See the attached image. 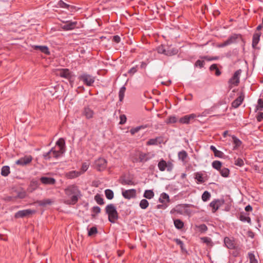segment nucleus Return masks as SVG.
Listing matches in <instances>:
<instances>
[{
    "instance_id": "12",
    "label": "nucleus",
    "mask_w": 263,
    "mask_h": 263,
    "mask_svg": "<svg viewBox=\"0 0 263 263\" xmlns=\"http://www.w3.org/2000/svg\"><path fill=\"white\" fill-rule=\"evenodd\" d=\"M33 212H34L30 209L21 210L16 212L14 216L16 218H23L31 215Z\"/></svg>"
},
{
    "instance_id": "55",
    "label": "nucleus",
    "mask_w": 263,
    "mask_h": 263,
    "mask_svg": "<svg viewBox=\"0 0 263 263\" xmlns=\"http://www.w3.org/2000/svg\"><path fill=\"white\" fill-rule=\"evenodd\" d=\"M58 5L60 7L63 8L68 9L69 7H70L69 5L67 4L66 3H65L63 1H61V0L59 2Z\"/></svg>"
},
{
    "instance_id": "1",
    "label": "nucleus",
    "mask_w": 263,
    "mask_h": 263,
    "mask_svg": "<svg viewBox=\"0 0 263 263\" xmlns=\"http://www.w3.org/2000/svg\"><path fill=\"white\" fill-rule=\"evenodd\" d=\"M66 196L69 198L65 201V203L69 205H74L81 196V191L76 185H69L64 190Z\"/></svg>"
},
{
    "instance_id": "11",
    "label": "nucleus",
    "mask_w": 263,
    "mask_h": 263,
    "mask_svg": "<svg viewBox=\"0 0 263 263\" xmlns=\"http://www.w3.org/2000/svg\"><path fill=\"white\" fill-rule=\"evenodd\" d=\"M32 160V157L31 156H25L24 157L21 158L18 160H17L15 163L17 165L24 166L30 163Z\"/></svg>"
},
{
    "instance_id": "43",
    "label": "nucleus",
    "mask_w": 263,
    "mask_h": 263,
    "mask_svg": "<svg viewBox=\"0 0 263 263\" xmlns=\"http://www.w3.org/2000/svg\"><path fill=\"white\" fill-rule=\"evenodd\" d=\"M211 197V194L208 191H204L202 195V200L204 201H207Z\"/></svg>"
},
{
    "instance_id": "16",
    "label": "nucleus",
    "mask_w": 263,
    "mask_h": 263,
    "mask_svg": "<svg viewBox=\"0 0 263 263\" xmlns=\"http://www.w3.org/2000/svg\"><path fill=\"white\" fill-rule=\"evenodd\" d=\"M244 100V95L242 93L232 103V106L234 108L238 107L242 103Z\"/></svg>"
},
{
    "instance_id": "42",
    "label": "nucleus",
    "mask_w": 263,
    "mask_h": 263,
    "mask_svg": "<svg viewBox=\"0 0 263 263\" xmlns=\"http://www.w3.org/2000/svg\"><path fill=\"white\" fill-rule=\"evenodd\" d=\"M200 239L202 240V242L206 243L207 246H213V242L210 238L208 237H201Z\"/></svg>"
},
{
    "instance_id": "53",
    "label": "nucleus",
    "mask_w": 263,
    "mask_h": 263,
    "mask_svg": "<svg viewBox=\"0 0 263 263\" xmlns=\"http://www.w3.org/2000/svg\"><path fill=\"white\" fill-rule=\"evenodd\" d=\"M121 183L124 185H134L135 183L134 181L131 179H124L122 180Z\"/></svg>"
},
{
    "instance_id": "9",
    "label": "nucleus",
    "mask_w": 263,
    "mask_h": 263,
    "mask_svg": "<svg viewBox=\"0 0 263 263\" xmlns=\"http://www.w3.org/2000/svg\"><path fill=\"white\" fill-rule=\"evenodd\" d=\"M122 195L123 197L126 199L134 198L136 197V190L134 189L127 190H122Z\"/></svg>"
},
{
    "instance_id": "21",
    "label": "nucleus",
    "mask_w": 263,
    "mask_h": 263,
    "mask_svg": "<svg viewBox=\"0 0 263 263\" xmlns=\"http://www.w3.org/2000/svg\"><path fill=\"white\" fill-rule=\"evenodd\" d=\"M261 35V33H255L253 36L252 39V47L254 49L256 48V46L260 40V36Z\"/></svg>"
},
{
    "instance_id": "64",
    "label": "nucleus",
    "mask_w": 263,
    "mask_h": 263,
    "mask_svg": "<svg viewBox=\"0 0 263 263\" xmlns=\"http://www.w3.org/2000/svg\"><path fill=\"white\" fill-rule=\"evenodd\" d=\"M43 157L44 158V159H50L52 157V154H51V150H50L47 153H45L43 154Z\"/></svg>"
},
{
    "instance_id": "38",
    "label": "nucleus",
    "mask_w": 263,
    "mask_h": 263,
    "mask_svg": "<svg viewBox=\"0 0 263 263\" xmlns=\"http://www.w3.org/2000/svg\"><path fill=\"white\" fill-rule=\"evenodd\" d=\"M143 196L147 199H151L154 196V193L152 190H146L144 192Z\"/></svg>"
},
{
    "instance_id": "14",
    "label": "nucleus",
    "mask_w": 263,
    "mask_h": 263,
    "mask_svg": "<svg viewBox=\"0 0 263 263\" xmlns=\"http://www.w3.org/2000/svg\"><path fill=\"white\" fill-rule=\"evenodd\" d=\"M224 243L225 246L229 249L234 248L235 246L238 245L233 238H230L228 237H226L224 238Z\"/></svg>"
},
{
    "instance_id": "19",
    "label": "nucleus",
    "mask_w": 263,
    "mask_h": 263,
    "mask_svg": "<svg viewBox=\"0 0 263 263\" xmlns=\"http://www.w3.org/2000/svg\"><path fill=\"white\" fill-rule=\"evenodd\" d=\"M32 48L35 50H40L41 52L44 53L47 55L50 54V51L47 46H38L33 45Z\"/></svg>"
},
{
    "instance_id": "37",
    "label": "nucleus",
    "mask_w": 263,
    "mask_h": 263,
    "mask_svg": "<svg viewBox=\"0 0 263 263\" xmlns=\"http://www.w3.org/2000/svg\"><path fill=\"white\" fill-rule=\"evenodd\" d=\"M212 165L214 168L219 171L221 168L222 163L220 161L215 160L212 162Z\"/></svg>"
},
{
    "instance_id": "8",
    "label": "nucleus",
    "mask_w": 263,
    "mask_h": 263,
    "mask_svg": "<svg viewBox=\"0 0 263 263\" xmlns=\"http://www.w3.org/2000/svg\"><path fill=\"white\" fill-rule=\"evenodd\" d=\"M223 199H215L210 203V206L212 208V212L215 213L218 209L224 204Z\"/></svg>"
},
{
    "instance_id": "49",
    "label": "nucleus",
    "mask_w": 263,
    "mask_h": 263,
    "mask_svg": "<svg viewBox=\"0 0 263 263\" xmlns=\"http://www.w3.org/2000/svg\"><path fill=\"white\" fill-rule=\"evenodd\" d=\"M98 233L97 228L96 227L91 228L88 231V235L89 236H91Z\"/></svg>"
},
{
    "instance_id": "41",
    "label": "nucleus",
    "mask_w": 263,
    "mask_h": 263,
    "mask_svg": "<svg viewBox=\"0 0 263 263\" xmlns=\"http://www.w3.org/2000/svg\"><path fill=\"white\" fill-rule=\"evenodd\" d=\"M95 200L97 203L100 205H103L104 204V199L102 197L101 195L99 194H97L95 196Z\"/></svg>"
},
{
    "instance_id": "47",
    "label": "nucleus",
    "mask_w": 263,
    "mask_h": 263,
    "mask_svg": "<svg viewBox=\"0 0 263 263\" xmlns=\"http://www.w3.org/2000/svg\"><path fill=\"white\" fill-rule=\"evenodd\" d=\"M159 139V137H157L155 139H151L146 142L147 145H157L158 144V139Z\"/></svg>"
},
{
    "instance_id": "58",
    "label": "nucleus",
    "mask_w": 263,
    "mask_h": 263,
    "mask_svg": "<svg viewBox=\"0 0 263 263\" xmlns=\"http://www.w3.org/2000/svg\"><path fill=\"white\" fill-rule=\"evenodd\" d=\"M263 108V100L261 99L258 100V105L256 106V110H261Z\"/></svg>"
},
{
    "instance_id": "15",
    "label": "nucleus",
    "mask_w": 263,
    "mask_h": 263,
    "mask_svg": "<svg viewBox=\"0 0 263 263\" xmlns=\"http://www.w3.org/2000/svg\"><path fill=\"white\" fill-rule=\"evenodd\" d=\"M77 25V22L67 21L61 27L64 30H71L76 28Z\"/></svg>"
},
{
    "instance_id": "25",
    "label": "nucleus",
    "mask_w": 263,
    "mask_h": 263,
    "mask_svg": "<svg viewBox=\"0 0 263 263\" xmlns=\"http://www.w3.org/2000/svg\"><path fill=\"white\" fill-rule=\"evenodd\" d=\"M53 201L50 199H45L42 200H38L36 203L40 206H45L46 205H50L52 204Z\"/></svg>"
},
{
    "instance_id": "18",
    "label": "nucleus",
    "mask_w": 263,
    "mask_h": 263,
    "mask_svg": "<svg viewBox=\"0 0 263 263\" xmlns=\"http://www.w3.org/2000/svg\"><path fill=\"white\" fill-rule=\"evenodd\" d=\"M41 182L44 184L53 185L55 183V180L52 177H42L40 178Z\"/></svg>"
},
{
    "instance_id": "39",
    "label": "nucleus",
    "mask_w": 263,
    "mask_h": 263,
    "mask_svg": "<svg viewBox=\"0 0 263 263\" xmlns=\"http://www.w3.org/2000/svg\"><path fill=\"white\" fill-rule=\"evenodd\" d=\"M105 195L106 197L109 200L112 199L114 196L113 191L110 189H107L105 191Z\"/></svg>"
},
{
    "instance_id": "4",
    "label": "nucleus",
    "mask_w": 263,
    "mask_h": 263,
    "mask_svg": "<svg viewBox=\"0 0 263 263\" xmlns=\"http://www.w3.org/2000/svg\"><path fill=\"white\" fill-rule=\"evenodd\" d=\"M57 74L69 80H70L73 77L72 72L67 68L58 69L57 72Z\"/></svg>"
},
{
    "instance_id": "34",
    "label": "nucleus",
    "mask_w": 263,
    "mask_h": 263,
    "mask_svg": "<svg viewBox=\"0 0 263 263\" xmlns=\"http://www.w3.org/2000/svg\"><path fill=\"white\" fill-rule=\"evenodd\" d=\"M178 156L180 160L184 162L187 157V154L185 151L183 150L178 153Z\"/></svg>"
},
{
    "instance_id": "50",
    "label": "nucleus",
    "mask_w": 263,
    "mask_h": 263,
    "mask_svg": "<svg viewBox=\"0 0 263 263\" xmlns=\"http://www.w3.org/2000/svg\"><path fill=\"white\" fill-rule=\"evenodd\" d=\"M177 118L175 116H170L169 118L166 120L165 122L166 124L170 123H175L177 122Z\"/></svg>"
},
{
    "instance_id": "29",
    "label": "nucleus",
    "mask_w": 263,
    "mask_h": 263,
    "mask_svg": "<svg viewBox=\"0 0 263 263\" xmlns=\"http://www.w3.org/2000/svg\"><path fill=\"white\" fill-rule=\"evenodd\" d=\"M202 176V174L200 172H197L195 174V179L197 180L198 183H202L205 181Z\"/></svg>"
},
{
    "instance_id": "59",
    "label": "nucleus",
    "mask_w": 263,
    "mask_h": 263,
    "mask_svg": "<svg viewBox=\"0 0 263 263\" xmlns=\"http://www.w3.org/2000/svg\"><path fill=\"white\" fill-rule=\"evenodd\" d=\"M120 122L119 124L123 125L125 123L126 121V117L125 115H121L120 116Z\"/></svg>"
},
{
    "instance_id": "33",
    "label": "nucleus",
    "mask_w": 263,
    "mask_h": 263,
    "mask_svg": "<svg viewBox=\"0 0 263 263\" xmlns=\"http://www.w3.org/2000/svg\"><path fill=\"white\" fill-rule=\"evenodd\" d=\"M10 174V167L7 165L2 167L1 170V175L3 176L6 177Z\"/></svg>"
},
{
    "instance_id": "20",
    "label": "nucleus",
    "mask_w": 263,
    "mask_h": 263,
    "mask_svg": "<svg viewBox=\"0 0 263 263\" xmlns=\"http://www.w3.org/2000/svg\"><path fill=\"white\" fill-rule=\"evenodd\" d=\"M239 218L242 222H247L250 223L251 221L249 214L245 212H242L240 213Z\"/></svg>"
},
{
    "instance_id": "27",
    "label": "nucleus",
    "mask_w": 263,
    "mask_h": 263,
    "mask_svg": "<svg viewBox=\"0 0 263 263\" xmlns=\"http://www.w3.org/2000/svg\"><path fill=\"white\" fill-rule=\"evenodd\" d=\"M51 152L52 154V157L55 158H58L60 156L62 155V154L64 153V152H61V149H59L58 151L54 149V148H52L51 149Z\"/></svg>"
},
{
    "instance_id": "54",
    "label": "nucleus",
    "mask_w": 263,
    "mask_h": 263,
    "mask_svg": "<svg viewBox=\"0 0 263 263\" xmlns=\"http://www.w3.org/2000/svg\"><path fill=\"white\" fill-rule=\"evenodd\" d=\"M174 241L176 243L177 245H179L181 249L183 251L184 250V243L182 241L178 238H175Z\"/></svg>"
},
{
    "instance_id": "57",
    "label": "nucleus",
    "mask_w": 263,
    "mask_h": 263,
    "mask_svg": "<svg viewBox=\"0 0 263 263\" xmlns=\"http://www.w3.org/2000/svg\"><path fill=\"white\" fill-rule=\"evenodd\" d=\"M89 164L86 162H84L82 164V167H81V173L82 174L84 173L85 172H86L87 169L88 168Z\"/></svg>"
},
{
    "instance_id": "63",
    "label": "nucleus",
    "mask_w": 263,
    "mask_h": 263,
    "mask_svg": "<svg viewBox=\"0 0 263 263\" xmlns=\"http://www.w3.org/2000/svg\"><path fill=\"white\" fill-rule=\"evenodd\" d=\"M26 196L25 192H18L17 194L16 197L20 199H23Z\"/></svg>"
},
{
    "instance_id": "28",
    "label": "nucleus",
    "mask_w": 263,
    "mask_h": 263,
    "mask_svg": "<svg viewBox=\"0 0 263 263\" xmlns=\"http://www.w3.org/2000/svg\"><path fill=\"white\" fill-rule=\"evenodd\" d=\"M159 202L162 203H164L165 201L168 202L170 201L169 196L168 194L165 193H163L161 194L160 197L159 198Z\"/></svg>"
},
{
    "instance_id": "51",
    "label": "nucleus",
    "mask_w": 263,
    "mask_h": 263,
    "mask_svg": "<svg viewBox=\"0 0 263 263\" xmlns=\"http://www.w3.org/2000/svg\"><path fill=\"white\" fill-rule=\"evenodd\" d=\"M235 165L238 166H242L244 165V162L241 158H238L237 159L235 158L234 161Z\"/></svg>"
},
{
    "instance_id": "61",
    "label": "nucleus",
    "mask_w": 263,
    "mask_h": 263,
    "mask_svg": "<svg viewBox=\"0 0 263 263\" xmlns=\"http://www.w3.org/2000/svg\"><path fill=\"white\" fill-rule=\"evenodd\" d=\"M214 156L218 158H223L224 156V154L221 151L217 150L214 153Z\"/></svg>"
},
{
    "instance_id": "40",
    "label": "nucleus",
    "mask_w": 263,
    "mask_h": 263,
    "mask_svg": "<svg viewBox=\"0 0 263 263\" xmlns=\"http://www.w3.org/2000/svg\"><path fill=\"white\" fill-rule=\"evenodd\" d=\"M210 70L211 71H214L215 70V75L217 76H219L221 74V72L220 71V70L218 68L217 66V65L216 64H212L210 66Z\"/></svg>"
},
{
    "instance_id": "36",
    "label": "nucleus",
    "mask_w": 263,
    "mask_h": 263,
    "mask_svg": "<svg viewBox=\"0 0 263 263\" xmlns=\"http://www.w3.org/2000/svg\"><path fill=\"white\" fill-rule=\"evenodd\" d=\"M219 171L220 175L223 177H228L230 174V170L226 167L221 168Z\"/></svg>"
},
{
    "instance_id": "62",
    "label": "nucleus",
    "mask_w": 263,
    "mask_h": 263,
    "mask_svg": "<svg viewBox=\"0 0 263 263\" xmlns=\"http://www.w3.org/2000/svg\"><path fill=\"white\" fill-rule=\"evenodd\" d=\"M91 211L93 213L98 214L101 212V209L98 206H95L92 208Z\"/></svg>"
},
{
    "instance_id": "10",
    "label": "nucleus",
    "mask_w": 263,
    "mask_h": 263,
    "mask_svg": "<svg viewBox=\"0 0 263 263\" xmlns=\"http://www.w3.org/2000/svg\"><path fill=\"white\" fill-rule=\"evenodd\" d=\"M196 117V115L194 114L185 115L180 118L179 122L181 124H189L191 121L195 120Z\"/></svg>"
},
{
    "instance_id": "46",
    "label": "nucleus",
    "mask_w": 263,
    "mask_h": 263,
    "mask_svg": "<svg viewBox=\"0 0 263 263\" xmlns=\"http://www.w3.org/2000/svg\"><path fill=\"white\" fill-rule=\"evenodd\" d=\"M126 88L124 86L122 87L119 92V97L120 101H122L124 97V93L125 92Z\"/></svg>"
},
{
    "instance_id": "23",
    "label": "nucleus",
    "mask_w": 263,
    "mask_h": 263,
    "mask_svg": "<svg viewBox=\"0 0 263 263\" xmlns=\"http://www.w3.org/2000/svg\"><path fill=\"white\" fill-rule=\"evenodd\" d=\"M149 158L148 157V154H145L142 152L139 153V158L137 161L140 162H145L149 160Z\"/></svg>"
},
{
    "instance_id": "32",
    "label": "nucleus",
    "mask_w": 263,
    "mask_h": 263,
    "mask_svg": "<svg viewBox=\"0 0 263 263\" xmlns=\"http://www.w3.org/2000/svg\"><path fill=\"white\" fill-rule=\"evenodd\" d=\"M232 138L233 139V143L235 144L234 149L237 148L241 145L242 142L239 139H238L235 136H232Z\"/></svg>"
},
{
    "instance_id": "45",
    "label": "nucleus",
    "mask_w": 263,
    "mask_h": 263,
    "mask_svg": "<svg viewBox=\"0 0 263 263\" xmlns=\"http://www.w3.org/2000/svg\"><path fill=\"white\" fill-rule=\"evenodd\" d=\"M158 53L166 55V47L163 45L159 46L156 49Z\"/></svg>"
},
{
    "instance_id": "60",
    "label": "nucleus",
    "mask_w": 263,
    "mask_h": 263,
    "mask_svg": "<svg viewBox=\"0 0 263 263\" xmlns=\"http://www.w3.org/2000/svg\"><path fill=\"white\" fill-rule=\"evenodd\" d=\"M204 65V62L203 61H201L200 60H197L195 64V65L196 66H199L200 68L203 67Z\"/></svg>"
},
{
    "instance_id": "31",
    "label": "nucleus",
    "mask_w": 263,
    "mask_h": 263,
    "mask_svg": "<svg viewBox=\"0 0 263 263\" xmlns=\"http://www.w3.org/2000/svg\"><path fill=\"white\" fill-rule=\"evenodd\" d=\"M146 127H147V125H145L139 126L135 128H132L130 130V133L132 135H133L136 133H138L140 129H144L146 128Z\"/></svg>"
},
{
    "instance_id": "2",
    "label": "nucleus",
    "mask_w": 263,
    "mask_h": 263,
    "mask_svg": "<svg viewBox=\"0 0 263 263\" xmlns=\"http://www.w3.org/2000/svg\"><path fill=\"white\" fill-rule=\"evenodd\" d=\"M105 212L108 215V220L111 223H115L119 218L116 208L113 204H109L106 205Z\"/></svg>"
},
{
    "instance_id": "30",
    "label": "nucleus",
    "mask_w": 263,
    "mask_h": 263,
    "mask_svg": "<svg viewBox=\"0 0 263 263\" xmlns=\"http://www.w3.org/2000/svg\"><path fill=\"white\" fill-rule=\"evenodd\" d=\"M167 166L166 162L163 159H161L158 164V167L160 171H164Z\"/></svg>"
},
{
    "instance_id": "52",
    "label": "nucleus",
    "mask_w": 263,
    "mask_h": 263,
    "mask_svg": "<svg viewBox=\"0 0 263 263\" xmlns=\"http://www.w3.org/2000/svg\"><path fill=\"white\" fill-rule=\"evenodd\" d=\"M201 233H204L208 230V227L205 224H202L197 227Z\"/></svg>"
},
{
    "instance_id": "3",
    "label": "nucleus",
    "mask_w": 263,
    "mask_h": 263,
    "mask_svg": "<svg viewBox=\"0 0 263 263\" xmlns=\"http://www.w3.org/2000/svg\"><path fill=\"white\" fill-rule=\"evenodd\" d=\"M79 79L82 81L85 85L90 86L95 82V78L91 75L84 73L79 76Z\"/></svg>"
},
{
    "instance_id": "48",
    "label": "nucleus",
    "mask_w": 263,
    "mask_h": 263,
    "mask_svg": "<svg viewBox=\"0 0 263 263\" xmlns=\"http://www.w3.org/2000/svg\"><path fill=\"white\" fill-rule=\"evenodd\" d=\"M248 256L250 260V263H258V261L255 258V255L253 253H249Z\"/></svg>"
},
{
    "instance_id": "26",
    "label": "nucleus",
    "mask_w": 263,
    "mask_h": 263,
    "mask_svg": "<svg viewBox=\"0 0 263 263\" xmlns=\"http://www.w3.org/2000/svg\"><path fill=\"white\" fill-rule=\"evenodd\" d=\"M56 145L59 147V149L61 152L65 151V142L63 138H60L56 142Z\"/></svg>"
},
{
    "instance_id": "13",
    "label": "nucleus",
    "mask_w": 263,
    "mask_h": 263,
    "mask_svg": "<svg viewBox=\"0 0 263 263\" xmlns=\"http://www.w3.org/2000/svg\"><path fill=\"white\" fill-rule=\"evenodd\" d=\"M94 111L89 106H85L82 110V114L87 119H91L93 117Z\"/></svg>"
},
{
    "instance_id": "24",
    "label": "nucleus",
    "mask_w": 263,
    "mask_h": 263,
    "mask_svg": "<svg viewBox=\"0 0 263 263\" xmlns=\"http://www.w3.org/2000/svg\"><path fill=\"white\" fill-rule=\"evenodd\" d=\"M81 174V172L72 171L67 173L66 176L69 179H73L80 176Z\"/></svg>"
},
{
    "instance_id": "6",
    "label": "nucleus",
    "mask_w": 263,
    "mask_h": 263,
    "mask_svg": "<svg viewBox=\"0 0 263 263\" xmlns=\"http://www.w3.org/2000/svg\"><path fill=\"white\" fill-rule=\"evenodd\" d=\"M226 41L229 45L237 43L239 41H241L243 43H245L240 34H233L230 36Z\"/></svg>"
},
{
    "instance_id": "56",
    "label": "nucleus",
    "mask_w": 263,
    "mask_h": 263,
    "mask_svg": "<svg viewBox=\"0 0 263 263\" xmlns=\"http://www.w3.org/2000/svg\"><path fill=\"white\" fill-rule=\"evenodd\" d=\"M138 66H136L131 68L128 71V73L130 76H133L137 71Z\"/></svg>"
},
{
    "instance_id": "22",
    "label": "nucleus",
    "mask_w": 263,
    "mask_h": 263,
    "mask_svg": "<svg viewBox=\"0 0 263 263\" xmlns=\"http://www.w3.org/2000/svg\"><path fill=\"white\" fill-rule=\"evenodd\" d=\"M231 249L233 250L231 252V254L234 257H237L240 256L242 249L241 247H240L239 245H237L234 247V248H232Z\"/></svg>"
},
{
    "instance_id": "35",
    "label": "nucleus",
    "mask_w": 263,
    "mask_h": 263,
    "mask_svg": "<svg viewBox=\"0 0 263 263\" xmlns=\"http://www.w3.org/2000/svg\"><path fill=\"white\" fill-rule=\"evenodd\" d=\"M174 223L177 229H181L184 227V223L180 219L174 220Z\"/></svg>"
},
{
    "instance_id": "5",
    "label": "nucleus",
    "mask_w": 263,
    "mask_h": 263,
    "mask_svg": "<svg viewBox=\"0 0 263 263\" xmlns=\"http://www.w3.org/2000/svg\"><path fill=\"white\" fill-rule=\"evenodd\" d=\"M95 168L99 171L105 169L107 166V161L103 158H99L95 162Z\"/></svg>"
},
{
    "instance_id": "7",
    "label": "nucleus",
    "mask_w": 263,
    "mask_h": 263,
    "mask_svg": "<svg viewBox=\"0 0 263 263\" xmlns=\"http://www.w3.org/2000/svg\"><path fill=\"white\" fill-rule=\"evenodd\" d=\"M242 71L241 69L237 70L234 73L233 76L229 80V83L230 85L237 86L239 83V76Z\"/></svg>"
},
{
    "instance_id": "44",
    "label": "nucleus",
    "mask_w": 263,
    "mask_h": 263,
    "mask_svg": "<svg viewBox=\"0 0 263 263\" xmlns=\"http://www.w3.org/2000/svg\"><path fill=\"white\" fill-rule=\"evenodd\" d=\"M149 205L148 201L146 199H142L140 201V206L142 209H146Z\"/></svg>"
},
{
    "instance_id": "17",
    "label": "nucleus",
    "mask_w": 263,
    "mask_h": 263,
    "mask_svg": "<svg viewBox=\"0 0 263 263\" xmlns=\"http://www.w3.org/2000/svg\"><path fill=\"white\" fill-rule=\"evenodd\" d=\"M178 52V49L172 46H167L166 47V55L167 56L176 55Z\"/></svg>"
}]
</instances>
